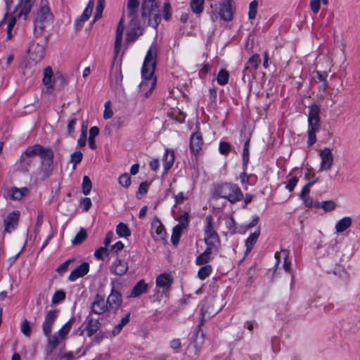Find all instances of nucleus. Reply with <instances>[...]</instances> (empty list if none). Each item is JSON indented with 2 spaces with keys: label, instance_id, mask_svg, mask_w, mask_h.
Wrapping results in <instances>:
<instances>
[{
  "label": "nucleus",
  "instance_id": "1",
  "mask_svg": "<svg viewBox=\"0 0 360 360\" xmlns=\"http://www.w3.org/2000/svg\"><path fill=\"white\" fill-rule=\"evenodd\" d=\"M157 56L158 46L155 43H153L146 53L142 68V77L145 81L139 85L140 91H145L144 94L146 98L149 97L155 89V80L151 81V79L155 72Z\"/></svg>",
  "mask_w": 360,
  "mask_h": 360
},
{
  "label": "nucleus",
  "instance_id": "2",
  "mask_svg": "<svg viewBox=\"0 0 360 360\" xmlns=\"http://www.w3.org/2000/svg\"><path fill=\"white\" fill-rule=\"evenodd\" d=\"M143 24L157 27L161 21L159 0H143L141 5Z\"/></svg>",
  "mask_w": 360,
  "mask_h": 360
},
{
  "label": "nucleus",
  "instance_id": "3",
  "mask_svg": "<svg viewBox=\"0 0 360 360\" xmlns=\"http://www.w3.org/2000/svg\"><path fill=\"white\" fill-rule=\"evenodd\" d=\"M39 157L40 158V167L32 175L41 181H44L51 175L53 171V151L49 147L42 146Z\"/></svg>",
  "mask_w": 360,
  "mask_h": 360
},
{
  "label": "nucleus",
  "instance_id": "4",
  "mask_svg": "<svg viewBox=\"0 0 360 360\" xmlns=\"http://www.w3.org/2000/svg\"><path fill=\"white\" fill-rule=\"evenodd\" d=\"M42 146L34 144L29 146L22 153L18 162L16 163L18 170L24 174L29 172V168L34 164V158L40 153Z\"/></svg>",
  "mask_w": 360,
  "mask_h": 360
},
{
  "label": "nucleus",
  "instance_id": "5",
  "mask_svg": "<svg viewBox=\"0 0 360 360\" xmlns=\"http://www.w3.org/2000/svg\"><path fill=\"white\" fill-rule=\"evenodd\" d=\"M215 192L219 196L227 199L231 203L240 201L243 198L240 188L234 184H221L216 188Z\"/></svg>",
  "mask_w": 360,
  "mask_h": 360
},
{
  "label": "nucleus",
  "instance_id": "6",
  "mask_svg": "<svg viewBox=\"0 0 360 360\" xmlns=\"http://www.w3.org/2000/svg\"><path fill=\"white\" fill-rule=\"evenodd\" d=\"M320 108L318 105H312L308 115V144L312 146L316 141V132L319 130Z\"/></svg>",
  "mask_w": 360,
  "mask_h": 360
},
{
  "label": "nucleus",
  "instance_id": "7",
  "mask_svg": "<svg viewBox=\"0 0 360 360\" xmlns=\"http://www.w3.org/2000/svg\"><path fill=\"white\" fill-rule=\"evenodd\" d=\"M233 4L232 0H222L219 4L212 5L213 8V15L212 16V20L214 21L219 15L223 20L230 21L233 18Z\"/></svg>",
  "mask_w": 360,
  "mask_h": 360
},
{
  "label": "nucleus",
  "instance_id": "8",
  "mask_svg": "<svg viewBox=\"0 0 360 360\" xmlns=\"http://www.w3.org/2000/svg\"><path fill=\"white\" fill-rule=\"evenodd\" d=\"M319 155L321 160L320 171L330 170L334 161V156L331 150L329 148H325L320 151Z\"/></svg>",
  "mask_w": 360,
  "mask_h": 360
},
{
  "label": "nucleus",
  "instance_id": "9",
  "mask_svg": "<svg viewBox=\"0 0 360 360\" xmlns=\"http://www.w3.org/2000/svg\"><path fill=\"white\" fill-rule=\"evenodd\" d=\"M58 310H50L45 316L42 324V330L45 336H49L52 331V327L58 315Z\"/></svg>",
  "mask_w": 360,
  "mask_h": 360
},
{
  "label": "nucleus",
  "instance_id": "10",
  "mask_svg": "<svg viewBox=\"0 0 360 360\" xmlns=\"http://www.w3.org/2000/svg\"><path fill=\"white\" fill-rule=\"evenodd\" d=\"M28 53L30 60L34 63H38L44 58L45 49L41 44L33 42L29 46Z\"/></svg>",
  "mask_w": 360,
  "mask_h": 360
},
{
  "label": "nucleus",
  "instance_id": "11",
  "mask_svg": "<svg viewBox=\"0 0 360 360\" xmlns=\"http://www.w3.org/2000/svg\"><path fill=\"white\" fill-rule=\"evenodd\" d=\"M130 30L127 32L126 39L128 42L135 41L141 34L140 25L137 18H131L129 22Z\"/></svg>",
  "mask_w": 360,
  "mask_h": 360
},
{
  "label": "nucleus",
  "instance_id": "12",
  "mask_svg": "<svg viewBox=\"0 0 360 360\" xmlns=\"http://www.w3.org/2000/svg\"><path fill=\"white\" fill-rule=\"evenodd\" d=\"M124 17H122L120 19L116 30V37L115 41V47H114V60L116 59L117 55L120 51L122 41V36L124 30Z\"/></svg>",
  "mask_w": 360,
  "mask_h": 360
},
{
  "label": "nucleus",
  "instance_id": "13",
  "mask_svg": "<svg viewBox=\"0 0 360 360\" xmlns=\"http://www.w3.org/2000/svg\"><path fill=\"white\" fill-rule=\"evenodd\" d=\"M173 283V277L170 274L163 273L156 278V286L162 288V292L169 290Z\"/></svg>",
  "mask_w": 360,
  "mask_h": 360
},
{
  "label": "nucleus",
  "instance_id": "14",
  "mask_svg": "<svg viewBox=\"0 0 360 360\" xmlns=\"http://www.w3.org/2000/svg\"><path fill=\"white\" fill-rule=\"evenodd\" d=\"M108 309L109 307L104 297L97 294L91 304V311L96 314H102Z\"/></svg>",
  "mask_w": 360,
  "mask_h": 360
},
{
  "label": "nucleus",
  "instance_id": "15",
  "mask_svg": "<svg viewBox=\"0 0 360 360\" xmlns=\"http://www.w3.org/2000/svg\"><path fill=\"white\" fill-rule=\"evenodd\" d=\"M20 217L19 211H13L8 214L4 221L5 231L6 232H11L15 229L18 224Z\"/></svg>",
  "mask_w": 360,
  "mask_h": 360
},
{
  "label": "nucleus",
  "instance_id": "16",
  "mask_svg": "<svg viewBox=\"0 0 360 360\" xmlns=\"http://www.w3.org/2000/svg\"><path fill=\"white\" fill-rule=\"evenodd\" d=\"M94 6V1L90 0L87 4V6L84 9L82 15L76 20L75 26L77 30H80L86 22L91 16Z\"/></svg>",
  "mask_w": 360,
  "mask_h": 360
},
{
  "label": "nucleus",
  "instance_id": "17",
  "mask_svg": "<svg viewBox=\"0 0 360 360\" xmlns=\"http://www.w3.org/2000/svg\"><path fill=\"white\" fill-rule=\"evenodd\" d=\"M122 302V295L117 290L112 288L111 293L106 300L109 309H117L121 305Z\"/></svg>",
  "mask_w": 360,
  "mask_h": 360
},
{
  "label": "nucleus",
  "instance_id": "18",
  "mask_svg": "<svg viewBox=\"0 0 360 360\" xmlns=\"http://www.w3.org/2000/svg\"><path fill=\"white\" fill-rule=\"evenodd\" d=\"M203 144L202 137L200 133H193L190 139V149L195 155L198 154L201 150Z\"/></svg>",
  "mask_w": 360,
  "mask_h": 360
},
{
  "label": "nucleus",
  "instance_id": "19",
  "mask_svg": "<svg viewBox=\"0 0 360 360\" xmlns=\"http://www.w3.org/2000/svg\"><path fill=\"white\" fill-rule=\"evenodd\" d=\"M89 271V264L88 262H83L79 266L75 268L70 274L69 280L75 281L78 278L85 276Z\"/></svg>",
  "mask_w": 360,
  "mask_h": 360
},
{
  "label": "nucleus",
  "instance_id": "20",
  "mask_svg": "<svg viewBox=\"0 0 360 360\" xmlns=\"http://www.w3.org/2000/svg\"><path fill=\"white\" fill-rule=\"evenodd\" d=\"M202 324L203 319H201L200 323L198 324L195 333L194 356H197L198 354L200 345L204 342L205 335L201 329V326Z\"/></svg>",
  "mask_w": 360,
  "mask_h": 360
},
{
  "label": "nucleus",
  "instance_id": "21",
  "mask_svg": "<svg viewBox=\"0 0 360 360\" xmlns=\"http://www.w3.org/2000/svg\"><path fill=\"white\" fill-rule=\"evenodd\" d=\"M216 255V253H214L212 249H205V250L200 254L195 260V263L197 265H205L212 260Z\"/></svg>",
  "mask_w": 360,
  "mask_h": 360
},
{
  "label": "nucleus",
  "instance_id": "22",
  "mask_svg": "<svg viewBox=\"0 0 360 360\" xmlns=\"http://www.w3.org/2000/svg\"><path fill=\"white\" fill-rule=\"evenodd\" d=\"M148 290V284H146L144 280L139 281L131 289L129 297H137L143 293H146Z\"/></svg>",
  "mask_w": 360,
  "mask_h": 360
},
{
  "label": "nucleus",
  "instance_id": "23",
  "mask_svg": "<svg viewBox=\"0 0 360 360\" xmlns=\"http://www.w3.org/2000/svg\"><path fill=\"white\" fill-rule=\"evenodd\" d=\"M46 337L48 338L46 352L49 354H51L61 342L63 339L59 335H57L56 333L52 335L50 334L49 336Z\"/></svg>",
  "mask_w": 360,
  "mask_h": 360
},
{
  "label": "nucleus",
  "instance_id": "24",
  "mask_svg": "<svg viewBox=\"0 0 360 360\" xmlns=\"http://www.w3.org/2000/svg\"><path fill=\"white\" fill-rule=\"evenodd\" d=\"M29 193V189L27 187H22L20 188L17 187H12L9 191L10 198L13 200H20L24 196H26Z\"/></svg>",
  "mask_w": 360,
  "mask_h": 360
},
{
  "label": "nucleus",
  "instance_id": "25",
  "mask_svg": "<svg viewBox=\"0 0 360 360\" xmlns=\"http://www.w3.org/2000/svg\"><path fill=\"white\" fill-rule=\"evenodd\" d=\"M101 326V323L98 319L88 318V323L85 328L87 335L91 337L100 329Z\"/></svg>",
  "mask_w": 360,
  "mask_h": 360
},
{
  "label": "nucleus",
  "instance_id": "26",
  "mask_svg": "<svg viewBox=\"0 0 360 360\" xmlns=\"http://www.w3.org/2000/svg\"><path fill=\"white\" fill-rule=\"evenodd\" d=\"M128 269L127 263L123 260L117 259L112 265V271L116 275H123Z\"/></svg>",
  "mask_w": 360,
  "mask_h": 360
},
{
  "label": "nucleus",
  "instance_id": "27",
  "mask_svg": "<svg viewBox=\"0 0 360 360\" xmlns=\"http://www.w3.org/2000/svg\"><path fill=\"white\" fill-rule=\"evenodd\" d=\"M140 0H128L127 1V12L128 16L131 18H137L138 7L139 6Z\"/></svg>",
  "mask_w": 360,
  "mask_h": 360
},
{
  "label": "nucleus",
  "instance_id": "28",
  "mask_svg": "<svg viewBox=\"0 0 360 360\" xmlns=\"http://www.w3.org/2000/svg\"><path fill=\"white\" fill-rule=\"evenodd\" d=\"M163 161L164 168L167 172L172 167L174 162V153L172 150L167 149L165 150Z\"/></svg>",
  "mask_w": 360,
  "mask_h": 360
},
{
  "label": "nucleus",
  "instance_id": "29",
  "mask_svg": "<svg viewBox=\"0 0 360 360\" xmlns=\"http://www.w3.org/2000/svg\"><path fill=\"white\" fill-rule=\"evenodd\" d=\"M44 77L42 79V82L48 88V89H53V70L52 68L50 66H47L44 69L43 72Z\"/></svg>",
  "mask_w": 360,
  "mask_h": 360
},
{
  "label": "nucleus",
  "instance_id": "30",
  "mask_svg": "<svg viewBox=\"0 0 360 360\" xmlns=\"http://www.w3.org/2000/svg\"><path fill=\"white\" fill-rule=\"evenodd\" d=\"M20 3L18 4V6L22 4V8L20 10V12L19 13L18 16L21 17L22 15L25 16V18L27 15V14L30 12L31 8L32 6L34 4L36 0H25L23 2L22 0H19Z\"/></svg>",
  "mask_w": 360,
  "mask_h": 360
},
{
  "label": "nucleus",
  "instance_id": "31",
  "mask_svg": "<svg viewBox=\"0 0 360 360\" xmlns=\"http://www.w3.org/2000/svg\"><path fill=\"white\" fill-rule=\"evenodd\" d=\"M288 249H281L280 252H276L275 253L276 258L278 259L283 258L284 259L283 267L287 271L290 270V262L288 260Z\"/></svg>",
  "mask_w": 360,
  "mask_h": 360
},
{
  "label": "nucleus",
  "instance_id": "32",
  "mask_svg": "<svg viewBox=\"0 0 360 360\" xmlns=\"http://www.w3.org/2000/svg\"><path fill=\"white\" fill-rule=\"evenodd\" d=\"M42 4L43 2L41 1V8L37 12L35 20L46 22L51 18L50 10L46 5L43 6Z\"/></svg>",
  "mask_w": 360,
  "mask_h": 360
},
{
  "label": "nucleus",
  "instance_id": "33",
  "mask_svg": "<svg viewBox=\"0 0 360 360\" xmlns=\"http://www.w3.org/2000/svg\"><path fill=\"white\" fill-rule=\"evenodd\" d=\"M351 225L352 219L349 217H346L337 222L335 225V230L338 233H342L347 229Z\"/></svg>",
  "mask_w": 360,
  "mask_h": 360
},
{
  "label": "nucleus",
  "instance_id": "34",
  "mask_svg": "<svg viewBox=\"0 0 360 360\" xmlns=\"http://www.w3.org/2000/svg\"><path fill=\"white\" fill-rule=\"evenodd\" d=\"M75 321V318L72 317L57 333L56 335H59L63 340H64L66 335L70 332L72 324Z\"/></svg>",
  "mask_w": 360,
  "mask_h": 360
},
{
  "label": "nucleus",
  "instance_id": "35",
  "mask_svg": "<svg viewBox=\"0 0 360 360\" xmlns=\"http://www.w3.org/2000/svg\"><path fill=\"white\" fill-rule=\"evenodd\" d=\"M261 63L260 56L258 54H254L247 62L245 68H249L257 72V68Z\"/></svg>",
  "mask_w": 360,
  "mask_h": 360
},
{
  "label": "nucleus",
  "instance_id": "36",
  "mask_svg": "<svg viewBox=\"0 0 360 360\" xmlns=\"http://www.w3.org/2000/svg\"><path fill=\"white\" fill-rule=\"evenodd\" d=\"M205 241L208 248H217L219 245V240L217 233L205 236Z\"/></svg>",
  "mask_w": 360,
  "mask_h": 360
},
{
  "label": "nucleus",
  "instance_id": "37",
  "mask_svg": "<svg viewBox=\"0 0 360 360\" xmlns=\"http://www.w3.org/2000/svg\"><path fill=\"white\" fill-rule=\"evenodd\" d=\"M256 72L249 69V68H245L243 71V80L245 83H248V86L251 87L252 82L253 79H255Z\"/></svg>",
  "mask_w": 360,
  "mask_h": 360
},
{
  "label": "nucleus",
  "instance_id": "38",
  "mask_svg": "<svg viewBox=\"0 0 360 360\" xmlns=\"http://www.w3.org/2000/svg\"><path fill=\"white\" fill-rule=\"evenodd\" d=\"M116 233L120 237H128L131 235V231L126 224L120 222L117 225Z\"/></svg>",
  "mask_w": 360,
  "mask_h": 360
},
{
  "label": "nucleus",
  "instance_id": "39",
  "mask_svg": "<svg viewBox=\"0 0 360 360\" xmlns=\"http://www.w3.org/2000/svg\"><path fill=\"white\" fill-rule=\"evenodd\" d=\"M205 0H191L190 3L191 8L193 12L199 15L203 11Z\"/></svg>",
  "mask_w": 360,
  "mask_h": 360
},
{
  "label": "nucleus",
  "instance_id": "40",
  "mask_svg": "<svg viewBox=\"0 0 360 360\" xmlns=\"http://www.w3.org/2000/svg\"><path fill=\"white\" fill-rule=\"evenodd\" d=\"M212 271V268L210 265H205L199 269L198 276L200 280H205L210 275Z\"/></svg>",
  "mask_w": 360,
  "mask_h": 360
},
{
  "label": "nucleus",
  "instance_id": "41",
  "mask_svg": "<svg viewBox=\"0 0 360 360\" xmlns=\"http://www.w3.org/2000/svg\"><path fill=\"white\" fill-rule=\"evenodd\" d=\"M86 237L87 233L86 230L82 229L72 240V243L73 245H79L86 238Z\"/></svg>",
  "mask_w": 360,
  "mask_h": 360
},
{
  "label": "nucleus",
  "instance_id": "42",
  "mask_svg": "<svg viewBox=\"0 0 360 360\" xmlns=\"http://www.w3.org/2000/svg\"><path fill=\"white\" fill-rule=\"evenodd\" d=\"M183 230H184V229L180 228V226H175L174 228L173 229L171 240L174 245H177V243L180 239V237L181 236Z\"/></svg>",
  "mask_w": 360,
  "mask_h": 360
},
{
  "label": "nucleus",
  "instance_id": "43",
  "mask_svg": "<svg viewBox=\"0 0 360 360\" xmlns=\"http://www.w3.org/2000/svg\"><path fill=\"white\" fill-rule=\"evenodd\" d=\"M249 146H250V139H248L244 144L243 153V169H246L248 163L249 161Z\"/></svg>",
  "mask_w": 360,
  "mask_h": 360
},
{
  "label": "nucleus",
  "instance_id": "44",
  "mask_svg": "<svg viewBox=\"0 0 360 360\" xmlns=\"http://www.w3.org/2000/svg\"><path fill=\"white\" fill-rule=\"evenodd\" d=\"M45 22H46L41 21V20H34V34L37 37L41 36L42 34V33L46 27Z\"/></svg>",
  "mask_w": 360,
  "mask_h": 360
},
{
  "label": "nucleus",
  "instance_id": "45",
  "mask_svg": "<svg viewBox=\"0 0 360 360\" xmlns=\"http://www.w3.org/2000/svg\"><path fill=\"white\" fill-rule=\"evenodd\" d=\"M229 78V75L228 71H226V70H221L218 73L217 80L220 85H224L227 84Z\"/></svg>",
  "mask_w": 360,
  "mask_h": 360
},
{
  "label": "nucleus",
  "instance_id": "46",
  "mask_svg": "<svg viewBox=\"0 0 360 360\" xmlns=\"http://www.w3.org/2000/svg\"><path fill=\"white\" fill-rule=\"evenodd\" d=\"M213 218L211 215H208L206 217V226L205 229V236L215 233V231L214 230L212 225Z\"/></svg>",
  "mask_w": 360,
  "mask_h": 360
},
{
  "label": "nucleus",
  "instance_id": "47",
  "mask_svg": "<svg viewBox=\"0 0 360 360\" xmlns=\"http://www.w3.org/2000/svg\"><path fill=\"white\" fill-rule=\"evenodd\" d=\"M92 184L90 179L87 176H84L83 177L82 181V192L86 195H88L91 190Z\"/></svg>",
  "mask_w": 360,
  "mask_h": 360
},
{
  "label": "nucleus",
  "instance_id": "48",
  "mask_svg": "<svg viewBox=\"0 0 360 360\" xmlns=\"http://www.w3.org/2000/svg\"><path fill=\"white\" fill-rule=\"evenodd\" d=\"M129 321V314L123 317L119 324H117L112 330L114 335H117L122 330V327Z\"/></svg>",
  "mask_w": 360,
  "mask_h": 360
},
{
  "label": "nucleus",
  "instance_id": "49",
  "mask_svg": "<svg viewBox=\"0 0 360 360\" xmlns=\"http://www.w3.org/2000/svg\"><path fill=\"white\" fill-rule=\"evenodd\" d=\"M152 229H155L156 233L160 237H162L165 233L164 227L158 219L152 223Z\"/></svg>",
  "mask_w": 360,
  "mask_h": 360
},
{
  "label": "nucleus",
  "instance_id": "50",
  "mask_svg": "<svg viewBox=\"0 0 360 360\" xmlns=\"http://www.w3.org/2000/svg\"><path fill=\"white\" fill-rule=\"evenodd\" d=\"M20 330H21V332L25 336L30 337L32 328H31L30 323L27 319H25L22 322V324H21V326H20Z\"/></svg>",
  "mask_w": 360,
  "mask_h": 360
},
{
  "label": "nucleus",
  "instance_id": "51",
  "mask_svg": "<svg viewBox=\"0 0 360 360\" xmlns=\"http://www.w3.org/2000/svg\"><path fill=\"white\" fill-rule=\"evenodd\" d=\"M259 236V231H255L253 233H252L246 240L245 245L247 248H251L252 247L255 243L256 241Z\"/></svg>",
  "mask_w": 360,
  "mask_h": 360
},
{
  "label": "nucleus",
  "instance_id": "52",
  "mask_svg": "<svg viewBox=\"0 0 360 360\" xmlns=\"http://www.w3.org/2000/svg\"><path fill=\"white\" fill-rule=\"evenodd\" d=\"M258 6V2L256 0L252 1L249 6V18L254 19L257 15V8Z\"/></svg>",
  "mask_w": 360,
  "mask_h": 360
},
{
  "label": "nucleus",
  "instance_id": "53",
  "mask_svg": "<svg viewBox=\"0 0 360 360\" xmlns=\"http://www.w3.org/2000/svg\"><path fill=\"white\" fill-rule=\"evenodd\" d=\"M119 183L121 186L127 188L131 184V177L129 174L124 173L119 177Z\"/></svg>",
  "mask_w": 360,
  "mask_h": 360
},
{
  "label": "nucleus",
  "instance_id": "54",
  "mask_svg": "<svg viewBox=\"0 0 360 360\" xmlns=\"http://www.w3.org/2000/svg\"><path fill=\"white\" fill-rule=\"evenodd\" d=\"M65 298V293L63 290L56 291L52 297V303L57 304Z\"/></svg>",
  "mask_w": 360,
  "mask_h": 360
},
{
  "label": "nucleus",
  "instance_id": "55",
  "mask_svg": "<svg viewBox=\"0 0 360 360\" xmlns=\"http://www.w3.org/2000/svg\"><path fill=\"white\" fill-rule=\"evenodd\" d=\"M179 224H177L176 226H180V228L185 229L188 224V214L185 212L181 215L179 217Z\"/></svg>",
  "mask_w": 360,
  "mask_h": 360
},
{
  "label": "nucleus",
  "instance_id": "56",
  "mask_svg": "<svg viewBox=\"0 0 360 360\" xmlns=\"http://www.w3.org/2000/svg\"><path fill=\"white\" fill-rule=\"evenodd\" d=\"M86 126L83 125L82 128V134L79 138L77 142L78 145L81 147H84L86 145Z\"/></svg>",
  "mask_w": 360,
  "mask_h": 360
},
{
  "label": "nucleus",
  "instance_id": "57",
  "mask_svg": "<svg viewBox=\"0 0 360 360\" xmlns=\"http://www.w3.org/2000/svg\"><path fill=\"white\" fill-rule=\"evenodd\" d=\"M219 152L222 155H227L231 151V146L229 143L225 141H221L219 143Z\"/></svg>",
  "mask_w": 360,
  "mask_h": 360
},
{
  "label": "nucleus",
  "instance_id": "58",
  "mask_svg": "<svg viewBox=\"0 0 360 360\" xmlns=\"http://www.w3.org/2000/svg\"><path fill=\"white\" fill-rule=\"evenodd\" d=\"M335 203L332 200L323 201L321 207L325 211L330 212L335 208Z\"/></svg>",
  "mask_w": 360,
  "mask_h": 360
},
{
  "label": "nucleus",
  "instance_id": "59",
  "mask_svg": "<svg viewBox=\"0 0 360 360\" xmlns=\"http://www.w3.org/2000/svg\"><path fill=\"white\" fill-rule=\"evenodd\" d=\"M163 15L166 20H169L171 18L172 7L169 1L165 2L164 4Z\"/></svg>",
  "mask_w": 360,
  "mask_h": 360
},
{
  "label": "nucleus",
  "instance_id": "60",
  "mask_svg": "<svg viewBox=\"0 0 360 360\" xmlns=\"http://www.w3.org/2000/svg\"><path fill=\"white\" fill-rule=\"evenodd\" d=\"M83 158V154L80 151H76L71 155V162L74 164V167L79 163Z\"/></svg>",
  "mask_w": 360,
  "mask_h": 360
},
{
  "label": "nucleus",
  "instance_id": "61",
  "mask_svg": "<svg viewBox=\"0 0 360 360\" xmlns=\"http://www.w3.org/2000/svg\"><path fill=\"white\" fill-rule=\"evenodd\" d=\"M15 22H16L15 18H13L9 20V22H8V24L7 26V29H6L7 39H8V40L11 39L13 37L12 30L15 24Z\"/></svg>",
  "mask_w": 360,
  "mask_h": 360
},
{
  "label": "nucleus",
  "instance_id": "62",
  "mask_svg": "<svg viewBox=\"0 0 360 360\" xmlns=\"http://www.w3.org/2000/svg\"><path fill=\"white\" fill-rule=\"evenodd\" d=\"M112 115H113V112L110 108V102L107 101L105 103V110L103 112V117H104V119L107 120V119L111 118L112 117Z\"/></svg>",
  "mask_w": 360,
  "mask_h": 360
},
{
  "label": "nucleus",
  "instance_id": "63",
  "mask_svg": "<svg viewBox=\"0 0 360 360\" xmlns=\"http://www.w3.org/2000/svg\"><path fill=\"white\" fill-rule=\"evenodd\" d=\"M317 180L311 181L307 183L304 188H302L301 193H300V198L302 199H304V198L309 193L310 191V187L316 182Z\"/></svg>",
  "mask_w": 360,
  "mask_h": 360
},
{
  "label": "nucleus",
  "instance_id": "64",
  "mask_svg": "<svg viewBox=\"0 0 360 360\" xmlns=\"http://www.w3.org/2000/svg\"><path fill=\"white\" fill-rule=\"evenodd\" d=\"M109 249H97L94 253L97 259H104L109 255Z\"/></svg>",
  "mask_w": 360,
  "mask_h": 360
}]
</instances>
